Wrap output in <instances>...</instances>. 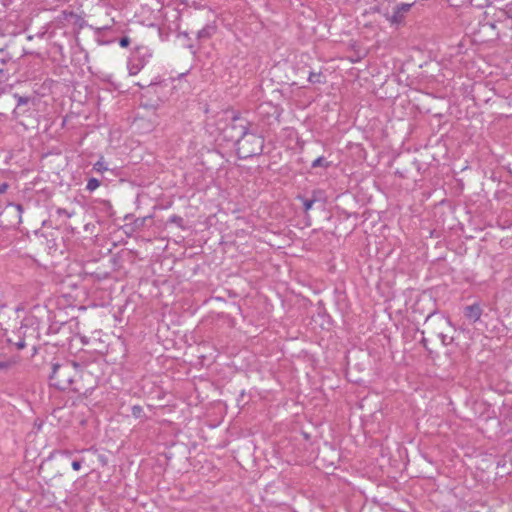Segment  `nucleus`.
Returning a JSON list of instances; mask_svg holds the SVG:
<instances>
[{"label": "nucleus", "instance_id": "obj_1", "mask_svg": "<svg viewBox=\"0 0 512 512\" xmlns=\"http://www.w3.org/2000/svg\"><path fill=\"white\" fill-rule=\"evenodd\" d=\"M78 374V365L74 362L54 364L50 376L52 385L60 390L68 389Z\"/></svg>", "mask_w": 512, "mask_h": 512}, {"label": "nucleus", "instance_id": "obj_2", "mask_svg": "<svg viewBox=\"0 0 512 512\" xmlns=\"http://www.w3.org/2000/svg\"><path fill=\"white\" fill-rule=\"evenodd\" d=\"M152 50L146 46L137 47L128 60L130 75H137L150 61Z\"/></svg>", "mask_w": 512, "mask_h": 512}, {"label": "nucleus", "instance_id": "obj_3", "mask_svg": "<svg viewBox=\"0 0 512 512\" xmlns=\"http://www.w3.org/2000/svg\"><path fill=\"white\" fill-rule=\"evenodd\" d=\"M239 151L243 153V157L258 154L262 151L263 141L260 137L244 133L243 137L238 141Z\"/></svg>", "mask_w": 512, "mask_h": 512}, {"label": "nucleus", "instance_id": "obj_4", "mask_svg": "<svg viewBox=\"0 0 512 512\" xmlns=\"http://www.w3.org/2000/svg\"><path fill=\"white\" fill-rule=\"evenodd\" d=\"M411 6L412 5L408 3H402L396 6L393 14L388 18L389 21L393 24H399L403 20L404 14L410 10Z\"/></svg>", "mask_w": 512, "mask_h": 512}, {"label": "nucleus", "instance_id": "obj_5", "mask_svg": "<svg viewBox=\"0 0 512 512\" xmlns=\"http://www.w3.org/2000/svg\"><path fill=\"white\" fill-rule=\"evenodd\" d=\"M481 314L482 310L478 304L467 306L464 309L465 317L471 322H476L477 320H479Z\"/></svg>", "mask_w": 512, "mask_h": 512}, {"label": "nucleus", "instance_id": "obj_6", "mask_svg": "<svg viewBox=\"0 0 512 512\" xmlns=\"http://www.w3.org/2000/svg\"><path fill=\"white\" fill-rule=\"evenodd\" d=\"M93 169L97 172H104L106 170H108V167L107 165L105 164L103 158H100L93 166Z\"/></svg>", "mask_w": 512, "mask_h": 512}, {"label": "nucleus", "instance_id": "obj_7", "mask_svg": "<svg viewBox=\"0 0 512 512\" xmlns=\"http://www.w3.org/2000/svg\"><path fill=\"white\" fill-rule=\"evenodd\" d=\"M100 186V182L96 178H91L88 180L86 189L90 192L96 190Z\"/></svg>", "mask_w": 512, "mask_h": 512}, {"label": "nucleus", "instance_id": "obj_8", "mask_svg": "<svg viewBox=\"0 0 512 512\" xmlns=\"http://www.w3.org/2000/svg\"><path fill=\"white\" fill-rule=\"evenodd\" d=\"M308 80L311 83H322L323 82L322 75L320 73H315V72L310 73Z\"/></svg>", "mask_w": 512, "mask_h": 512}, {"label": "nucleus", "instance_id": "obj_9", "mask_svg": "<svg viewBox=\"0 0 512 512\" xmlns=\"http://www.w3.org/2000/svg\"><path fill=\"white\" fill-rule=\"evenodd\" d=\"M327 167L328 166V162L327 160L324 158V157H318L317 159H315L313 162H312V167Z\"/></svg>", "mask_w": 512, "mask_h": 512}, {"label": "nucleus", "instance_id": "obj_10", "mask_svg": "<svg viewBox=\"0 0 512 512\" xmlns=\"http://www.w3.org/2000/svg\"><path fill=\"white\" fill-rule=\"evenodd\" d=\"M169 221L172 222V223H175L178 226H182V222H183L182 218L179 217V216H172L169 219Z\"/></svg>", "mask_w": 512, "mask_h": 512}, {"label": "nucleus", "instance_id": "obj_11", "mask_svg": "<svg viewBox=\"0 0 512 512\" xmlns=\"http://www.w3.org/2000/svg\"><path fill=\"white\" fill-rule=\"evenodd\" d=\"M130 43V40L128 37H123L120 39L119 44L121 47H127Z\"/></svg>", "mask_w": 512, "mask_h": 512}, {"label": "nucleus", "instance_id": "obj_12", "mask_svg": "<svg viewBox=\"0 0 512 512\" xmlns=\"http://www.w3.org/2000/svg\"><path fill=\"white\" fill-rule=\"evenodd\" d=\"M72 468L75 470V471H79L80 468H81V462L80 461H73L72 462Z\"/></svg>", "mask_w": 512, "mask_h": 512}, {"label": "nucleus", "instance_id": "obj_13", "mask_svg": "<svg viewBox=\"0 0 512 512\" xmlns=\"http://www.w3.org/2000/svg\"><path fill=\"white\" fill-rule=\"evenodd\" d=\"M312 205H313V201H306L304 203L305 210H310L312 208Z\"/></svg>", "mask_w": 512, "mask_h": 512}, {"label": "nucleus", "instance_id": "obj_14", "mask_svg": "<svg viewBox=\"0 0 512 512\" xmlns=\"http://www.w3.org/2000/svg\"><path fill=\"white\" fill-rule=\"evenodd\" d=\"M7 184H0V194L4 193L7 189Z\"/></svg>", "mask_w": 512, "mask_h": 512}, {"label": "nucleus", "instance_id": "obj_15", "mask_svg": "<svg viewBox=\"0 0 512 512\" xmlns=\"http://www.w3.org/2000/svg\"><path fill=\"white\" fill-rule=\"evenodd\" d=\"M18 349H22L25 346V343L23 340H20L16 343Z\"/></svg>", "mask_w": 512, "mask_h": 512}, {"label": "nucleus", "instance_id": "obj_16", "mask_svg": "<svg viewBox=\"0 0 512 512\" xmlns=\"http://www.w3.org/2000/svg\"><path fill=\"white\" fill-rule=\"evenodd\" d=\"M62 454H63V455H67V456H69V455H70V452H69V451H64V452H62Z\"/></svg>", "mask_w": 512, "mask_h": 512}, {"label": "nucleus", "instance_id": "obj_17", "mask_svg": "<svg viewBox=\"0 0 512 512\" xmlns=\"http://www.w3.org/2000/svg\"><path fill=\"white\" fill-rule=\"evenodd\" d=\"M182 2H184V0H181Z\"/></svg>", "mask_w": 512, "mask_h": 512}]
</instances>
